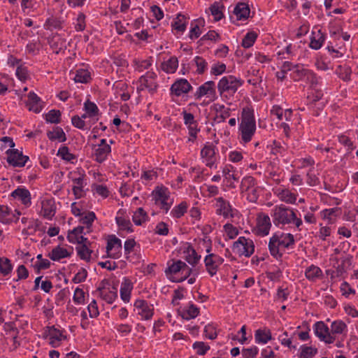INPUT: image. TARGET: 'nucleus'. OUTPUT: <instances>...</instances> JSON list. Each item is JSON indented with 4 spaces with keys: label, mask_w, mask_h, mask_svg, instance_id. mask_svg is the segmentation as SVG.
Listing matches in <instances>:
<instances>
[{
    "label": "nucleus",
    "mask_w": 358,
    "mask_h": 358,
    "mask_svg": "<svg viewBox=\"0 0 358 358\" xmlns=\"http://www.w3.org/2000/svg\"><path fill=\"white\" fill-rule=\"evenodd\" d=\"M196 99L206 96L209 101H214L217 99L216 85L214 81H207L197 88L194 94Z\"/></svg>",
    "instance_id": "1a4fd4ad"
},
{
    "label": "nucleus",
    "mask_w": 358,
    "mask_h": 358,
    "mask_svg": "<svg viewBox=\"0 0 358 358\" xmlns=\"http://www.w3.org/2000/svg\"><path fill=\"white\" fill-rule=\"evenodd\" d=\"M122 241L115 236H112L107 242V257L112 259H118L122 254Z\"/></svg>",
    "instance_id": "dca6fc26"
},
{
    "label": "nucleus",
    "mask_w": 358,
    "mask_h": 358,
    "mask_svg": "<svg viewBox=\"0 0 358 358\" xmlns=\"http://www.w3.org/2000/svg\"><path fill=\"white\" fill-rule=\"evenodd\" d=\"M188 204L186 201H182L178 205L174 206L171 210L170 215L175 219L182 217L187 211Z\"/></svg>",
    "instance_id": "4c0bfd02"
},
{
    "label": "nucleus",
    "mask_w": 358,
    "mask_h": 358,
    "mask_svg": "<svg viewBox=\"0 0 358 358\" xmlns=\"http://www.w3.org/2000/svg\"><path fill=\"white\" fill-rule=\"evenodd\" d=\"M192 89V85L185 78L177 79L171 86V93L176 96L188 93Z\"/></svg>",
    "instance_id": "a211bd4d"
},
{
    "label": "nucleus",
    "mask_w": 358,
    "mask_h": 358,
    "mask_svg": "<svg viewBox=\"0 0 358 358\" xmlns=\"http://www.w3.org/2000/svg\"><path fill=\"white\" fill-rule=\"evenodd\" d=\"M13 270L10 260L7 257H0V273L3 276L8 275Z\"/></svg>",
    "instance_id": "09e8293b"
},
{
    "label": "nucleus",
    "mask_w": 358,
    "mask_h": 358,
    "mask_svg": "<svg viewBox=\"0 0 358 358\" xmlns=\"http://www.w3.org/2000/svg\"><path fill=\"white\" fill-rule=\"evenodd\" d=\"M271 227L270 217L265 213H259L257 217V234L264 236L269 234Z\"/></svg>",
    "instance_id": "f3484780"
},
{
    "label": "nucleus",
    "mask_w": 358,
    "mask_h": 358,
    "mask_svg": "<svg viewBox=\"0 0 358 358\" xmlns=\"http://www.w3.org/2000/svg\"><path fill=\"white\" fill-rule=\"evenodd\" d=\"M96 218V215L94 212L88 211L87 213H83V214L80 217L79 222L85 225L87 228L90 229Z\"/></svg>",
    "instance_id": "864d4df0"
},
{
    "label": "nucleus",
    "mask_w": 358,
    "mask_h": 358,
    "mask_svg": "<svg viewBox=\"0 0 358 358\" xmlns=\"http://www.w3.org/2000/svg\"><path fill=\"white\" fill-rule=\"evenodd\" d=\"M330 332L331 334L335 337L337 334L346 336L348 333V326L341 320H335L331 324Z\"/></svg>",
    "instance_id": "cd10ccee"
},
{
    "label": "nucleus",
    "mask_w": 358,
    "mask_h": 358,
    "mask_svg": "<svg viewBox=\"0 0 358 358\" xmlns=\"http://www.w3.org/2000/svg\"><path fill=\"white\" fill-rule=\"evenodd\" d=\"M232 250L234 252L240 256L249 257L255 252V245L252 240L246 238L244 236H240L238 240L234 243Z\"/></svg>",
    "instance_id": "0eeeda50"
},
{
    "label": "nucleus",
    "mask_w": 358,
    "mask_h": 358,
    "mask_svg": "<svg viewBox=\"0 0 358 358\" xmlns=\"http://www.w3.org/2000/svg\"><path fill=\"white\" fill-rule=\"evenodd\" d=\"M305 275L308 280L315 281L322 278V271L320 267L312 264L306 269Z\"/></svg>",
    "instance_id": "2f4dec72"
},
{
    "label": "nucleus",
    "mask_w": 358,
    "mask_h": 358,
    "mask_svg": "<svg viewBox=\"0 0 358 358\" xmlns=\"http://www.w3.org/2000/svg\"><path fill=\"white\" fill-rule=\"evenodd\" d=\"M243 80L241 78H238L232 75H229L222 77L217 84V90L220 95L224 99H228L227 94H229V96H234L237 92L238 89L242 86Z\"/></svg>",
    "instance_id": "20e7f679"
},
{
    "label": "nucleus",
    "mask_w": 358,
    "mask_h": 358,
    "mask_svg": "<svg viewBox=\"0 0 358 358\" xmlns=\"http://www.w3.org/2000/svg\"><path fill=\"white\" fill-rule=\"evenodd\" d=\"M13 221L10 217V210L7 206L0 205V222L7 224Z\"/></svg>",
    "instance_id": "13d9d810"
},
{
    "label": "nucleus",
    "mask_w": 358,
    "mask_h": 358,
    "mask_svg": "<svg viewBox=\"0 0 358 358\" xmlns=\"http://www.w3.org/2000/svg\"><path fill=\"white\" fill-rule=\"evenodd\" d=\"M99 294L101 297L108 303H113L117 297V294L115 291L104 290L103 288L99 287Z\"/></svg>",
    "instance_id": "603ef678"
},
{
    "label": "nucleus",
    "mask_w": 358,
    "mask_h": 358,
    "mask_svg": "<svg viewBox=\"0 0 358 358\" xmlns=\"http://www.w3.org/2000/svg\"><path fill=\"white\" fill-rule=\"evenodd\" d=\"M178 67V60L175 56L171 57L167 61L161 64V69L166 73H173Z\"/></svg>",
    "instance_id": "c85d7f7f"
},
{
    "label": "nucleus",
    "mask_w": 358,
    "mask_h": 358,
    "mask_svg": "<svg viewBox=\"0 0 358 358\" xmlns=\"http://www.w3.org/2000/svg\"><path fill=\"white\" fill-rule=\"evenodd\" d=\"M279 199L285 203L294 204L296 201V195L287 189H278L275 192Z\"/></svg>",
    "instance_id": "bb28decb"
},
{
    "label": "nucleus",
    "mask_w": 358,
    "mask_h": 358,
    "mask_svg": "<svg viewBox=\"0 0 358 358\" xmlns=\"http://www.w3.org/2000/svg\"><path fill=\"white\" fill-rule=\"evenodd\" d=\"M84 110L89 115V117H95L99 113V108L97 106L90 101H87L84 103Z\"/></svg>",
    "instance_id": "680f3d73"
},
{
    "label": "nucleus",
    "mask_w": 358,
    "mask_h": 358,
    "mask_svg": "<svg viewBox=\"0 0 358 358\" xmlns=\"http://www.w3.org/2000/svg\"><path fill=\"white\" fill-rule=\"evenodd\" d=\"M215 207L217 215H222L225 219L234 217L235 209L232 208L229 201L224 199L223 197L215 199Z\"/></svg>",
    "instance_id": "4468645a"
},
{
    "label": "nucleus",
    "mask_w": 358,
    "mask_h": 358,
    "mask_svg": "<svg viewBox=\"0 0 358 358\" xmlns=\"http://www.w3.org/2000/svg\"><path fill=\"white\" fill-rule=\"evenodd\" d=\"M224 262V259L214 253L207 255L204 258V264L207 272L210 276L215 275L218 268Z\"/></svg>",
    "instance_id": "ddd939ff"
},
{
    "label": "nucleus",
    "mask_w": 358,
    "mask_h": 358,
    "mask_svg": "<svg viewBox=\"0 0 358 358\" xmlns=\"http://www.w3.org/2000/svg\"><path fill=\"white\" fill-rule=\"evenodd\" d=\"M192 348L199 355H204L210 350V346L202 341L194 342Z\"/></svg>",
    "instance_id": "338daca9"
},
{
    "label": "nucleus",
    "mask_w": 358,
    "mask_h": 358,
    "mask_svg": "<svg viewBox=\"0 0 358 358\" xmlns=\"http://www.w3.org/2000/svg\"><path fill=\"white\" fill-rule=\"evenodd\" d=\"M155 203L165 213H167L173 203L169 189L164 186H157L152 192Z\"/></svg>",
    "instance_id": "39448f33"
},
{
    "label": "nucleus",
    "mask_w": 358,
    "mask_h": 358,
    "mask_svg": "<svg viewBox=\"0 0 358 358\" xmlns=\"http://www.w3.org/2000/svg\"><path fill=\"white\" fill-rule=\"evenodd\" d=\"M61 112L59 110L52 109L45 115V120L51 124H59L61 122Z\"/></svg>",
    "instance_id": "8fccbe9b"
},
{
    "label": "nucleus",
    "mask_w": 358,
    "mask_h": 358,
    "mask_svg": "<svg viewBox=\"0 0 358 358\" xmlns=\"http://www.w3.org/2000/svg\"><path fill=\"white\" fill-rule=\"evenodd\" d=\"M257 180L252 176H245L241 180V189L243 193L257 185Z\"/></svg>",
    "instance_id": "3c124183"
},
{
    "label": "nucleus",
    "mask_w": 358,
    "mask_h": 358,
    "mask_svg": "<svg viewBox=\"0 0 358 358\" xmlns=\"http://www.w3.org/2000/svg\"><path fill=\"white\" fill-rule=\"evenodd\" d=\"M85 177V175L82 174L78 178H72V182L73 183L72 191L76 199L83 197L85 194L84 187L87 185V182Z\"/></svg>",
    "instance_id": "aec40b11"
},
{
    "label": "nucleus",
    "mask_w": 358,
    "mask_h": 358,
    "mask_svg": "<svg viewBox=\"0 0 358 358\" xmlns=\"http://www.w3.org/2000/svg\"><path fill=\"white\" fill-rule=\"evenodd\" d=\"M41 215L48 220H51L55 213V201L53 199H44L41 201Z\"/></svg>",
    "instance_id": "412c9836"
},
{
    "label": "nucleus",
    "mask_w": 358,
    "mask_h": 358,
    "mask_svg": "<svg viewBox=\"0 0 358 358\" xmlns=\"http://www.w3.org/2000/svg\"><path fill=\"white\" fill-rule=\"evenodd\" d=\"M233 13L236 20H245L248 18L250 10L248 4L245 3H238L235 6Z\"/></svg>",
    "instance_id": "a878e982"
},
{
    "label": "nucleus",
    "mask_w": 358,
    "mask_h": 358,
    "mask_svg": "<svg viewBox=\"0 0 358 358\" xmlns=\"http://www.w3.org/2000/svg\"><path fill=\"white\" fill-rule=\"evenodd\" d=\"M308 69H305L302 64H296V66L292 72L290 73V78L294 81L304 80Z\"/></svg>",
    "instance_id": "37998d69"
},
{
    "label": "nucleus",
    "mask_w": 358,
    "mask_h": 358,
    "mask_svg": "<svg viewBox=\"0 0 358 358\" xmlns=\"http://www.w3.org/2000/svg\"><path fill=\"white\" fill-rule=\"evenodd\" d=\"M187 24L186 17L184 15L178 14L171 25L176 31L182 34L185 31Z\"/></svg>",
    "instance_id": "58836bf2"
},
{
    "label": "nucleus",
    "mask_w": 358,
    "mask_h": 358,
    "mask_svg": "<svg viewBox=\"0 0 358 358\" xmlns=\"http://www.w3.org/2000/svg\"><path fill=\"white\" fill-rule=\"evenodd\" d=\"M326 38V34L321 29L313 30L310 37L309 47L315 50L320 49L324 43Z\"/></svg>",
    "instance_id": "6ab92c4d"
},
{
    "label": "nucleus",
    "mask_w": 358,
    "mask_h": 358,
    "mask_svg": "<svg viewBox=\"0 0 358 358\" xmlns=\"http://www.w3.org/2000/svg\"><path fill=\"white\" fill-rule=\"evenodd\" d=\"M336 73L345 82L351 80L352 69L348 66H338L336 69Z\"/></svg>",
    "instance_id": "de8ad7c7"
},
{
    "label": "nucleus",
    "mask_w": 358,
    "mask_h": 358,
    "mask_svg": "<svg viewBox=\"0 0 358 358\" xmlns=\"http://www.w3.org/2000/svg\"><path fill=\"white\" fill-rule=\"evenodd\" d=\"M304 80L310 84L312 89H314L318 85L320 78L313 71L308 69Z\"/></svg>",
    "instance_id": "69168bd1"
},
{
    "label": "nucleus",
    "mask_w": 358,
    "mask_h": 358,
    "mask_svg": "<svg viewBox=\"0 0 358 358\" xmlns=\"http://www.w3.org/2000/svg\"><path fill=\"white\" fill-rule=\"evenodd\" d=\"M11 196L15 199L20 200L21 203L26 206H29L31 203V194L26 188H17L11 193Z\"/></svg>",
    "instance_id": "5701e85b"
},
{
    "label": "nucleus",
    "mask_w": 358,
    "mask_h": 358,
    "mask_svg": "<svg viewBox=\"0 0 358 358\" xmlns=\"http://www.w3.org/2000/svg\"><path fill=\"white\" fill-rule=\"evenodd\" d=\"M157 78L156 73L152 71H147L138 80L137 92L140 94L142 91L147 90L150 94L156 93L159 86Z\"/></svg>",
    "instance_id": "423d86ee"
},
{
    "label": "nucleus",
    "mask_w": 358,
    "mask_h": 358,
    "mask_svg": "<svg viewBox=\"0 0 358 358\" xmlns=\"http://www.w3.org/2000/svg\"><path fill=\"white\" fill-rule=\"evenodd\" d=\"M167 268L165 270L166 275L169 274H177L181 271L182 266H185V263L181 260H171L167 263Z\"/></svg>",
    "instance_id": "72a5a7b5"
},
{
    "label": "nucleus",
    "mask_w": 358,
    "mask_h": 358,
    "mask_svg": "<svg viewBox=\"0 0 358 358\" xmlns=\"http://www.w3.org/2000/svg\"><path fill=\"white\" fill-rule=\"evenodd\" d=\"M215 146L212 143H207L201 150V156L206 166L212 169L217 168V157Z\"/></svg>",
    "instance_id": "f8f14e48"
},
{
    "label": "nucleus",
    "mask_w": 358,
    "mask_h": 358,
    "mask_svg": "<svg viewBox=\"0 0 358 358\" xmlns=\"http://www.w3.org/2000/svg\"><path fill=\"white\" fill-rule=\"evenodd\" d=\"M134 306L138 310V314L141 316L142 320H150L154 314L153 305L149 303L144 299H136Z\"/></svg>",
    "instance_id": "2eb2a0df"
},
{
    "label": "nucleus",
    "mask_w": 358,
    "mask_h": 358,
    "mask_svg": "<svg viewBox=\"0 0 358 358\" xmlns=\"http://www.w3.org/2000/svg\"><path fill=\"white\" fill-rule=\"evenodd\" d=\"M326 49L333 58L342 57L345 54V49L343 46H338L337 48H335L331 42H329Z\"/></svg>",
    "instance_id": "4d7b16f0"
},
{
    "label": "nucleus",
    "mask_w": 358,
    "mask_h": 358,
    "mask_svg": "<svg viewBox=\"0 0 358 358\" xmlns=\"http://www.w3.org/2000/svg\"><path fill=\"white\" fill-rule=\"evenodd\" d=\"M294 46L292 44L287 45L283 50L278 52V59H289L294 55Z\"/></svg>",
    "instance_id": "bf43d9fd"
},
{
    "label": "nucleus",
    "mask_w": 358,
    "mask_h": 358,
    "mask_svg": "<svg viewBox=\"0 0 358 358\" xmlns=\"http://www.w3.org/2000/svg\"><path fill=\"white\" fill-rule=\"evenodd\" d=\"M268 148H270L271 154L276 157L284 156L286 152V148L282 143L276 140H274Z\"/></svg>",
    "instance_id": "c03bdc74"
},
{
    "label": "nucleus",
    "mask_w": 358,
    "mask_h": 358,
    "mask_svg": "<svg viewBox=\"0 0 358 358\" xmlns=\"http://www.w3.org/2000/svg\"><path fill=\"white\" fill-rule=\"evenodd\" d=\"M341 213V208L337 207L324 209L321 212L322 218L327 220L329 224H334L336 221V218L339 216Z\"/></svg>",
    "instance_id": "c756f323"
},
{
    "label": "nucleus",
    "mask_w": 358,
    "mask_h": 358,
    "mask_svg": "<svg viewBox=\"0 0 358 358\" xmlns=\"http://www.w3.org/2000/svg\"><path fill=\"white\" fill-rule=\"evenodd\" d=\"M117 214L122 215L121 216H117L115 217V221L117 224L118 225L120 229L121 230H126L128 232H132L133 229H131L132 224L129 220L126 219L122 215L124 214L122 210H120L117 212Z\"/></svg>",
    "instance_id": "f704fd0d"
},
{
    "label": "nucleus",
    "mask_w": 358,
    "mask_h": 358,
    "mask_svg": "<svg viewBox=\"0 0 358 358\" xmlns=\"http://www.w3.org/2000/svg\"><path fill=\"white\" fill-rule=\"evenodd\" d=\"M71 123L75 127L82 130H87L90 127V125H89L85 120H82V117H80L78 115H74L72 117Z\"/></svg>",
    "instance_id": "774afa93"
},
{
    "label": "nucleus",
    "mask_w": 358,
    "mask_h": 358,
    "mask_svg": "<svg viewBox=\"0 0 358 358\" xmlns=\"http://www.w3.org/2000/svg\"><path fill=\"white\" fill-rule=\"evenodd\" d=\"M239 130L244 143H248L252 140L256 131L254 110L252 108L245 107L243 109Z\"/></svg>",
    "instance_id": "7ed1b4c3"
},
{
    "label": "nucleus",
    "mask_w": 358,
    "mask_h": 358,
    "mask_svg": "<svg viewBox=\"0 0 358 358\" xmlns=\"http://www.w3.org/2000/svg\"><path fill=\"white\" fill-rule=\"evenodd\" d=\"M6 154L8 164L13 167H23L29 159L28 156L24 155L22 152L17 149H8Z\"/></svg>",
    "instance_id": "9d476101"
},
{
    "label": "nucleus",
    "mask_w": 358,
    "mask_h": 358,
    "mask_svg": "<svg viewBox=\"0 0 358 358\" xmlns=\"http://www.w3.org/2000/svg\"><path fill=\"white\" fill-rule=\"evenodd\" d=\"M57 155L67 162H71L76 158L74 155L70 153L69 148L66 145L59 148Z\"/></svg>",
    "instance_id": "0e129e2a"
},
{
    "label": "nucleus",
    "mask_w": 358,
    "mask_h": 358,
    "mask_svg": "<svg viewBox=\"0 0 358 358\" xmlns=\"http://www.w3.org/2000/svg\"><path fill=\"white\" fill-rule=\"evenodd\" d=\"M199 313V309L193 303H191L187 309H184L181 316L184 320H189L195 318Z\"/></svg>",
    "instance_id": "49530a36"
},
{
    "label": "nucleus",
    "mask_w": 358,
    "mask_h": 358,
    "mask_svg": "<svg viewBox=\"0 0 358 358\" xmlns=\"http://www.w3.org/2000/svg\"><path fill=\"white\" fill-rule=\"evenodd\" d=\"M111 152V148L110 145H105L104 147H98L94 150L95 160L99 163L103 162L108 155Z\"/></svg>",
    "instance_id": "e433bc0d"
},
{
    "label": "nucleus",
    "mask_w": 358,
    "mask_h": 358,
    "mask_svg": "<svg viewBox=\"0 0 358 358\" xmlns=\"http://www.w3.org/2000/svg\"><path fill=\"white\" fill-rule=\"evenodd\" d=\"M260 192V187L257 185L252 189H249L245 193L247 200L252 203H256Z\"/></svg>",
    "instance_id": "052dcab7"
},
{
    "label": "nucleus",
    "mask_w": 358,
    "mask_h": 358,
    "mask_svg": "<svg viewBox=\"0 0 358 358\" xmlns=\"http://www.w3.org/2000/svg\"><path fill=\"white\" fill-rule=\"evenodd\" d=\"M290 294L288 287H279L275 296V300L282 303L287 300Z\"/></svg>",
    "instance_id": "e2e57ef3"
},
{
    "label": "nucleus",
    "mask_w": 358,
    "mask_h": 358,
    "mask_svg": "<svg viewBox=\"0 0 358 358\" xmlns=\"http://www.w3.org/2000/svg\"><path fill=\"white\" fill-rule=\"evenodd\" d=\"M295 238L293 234L277 231L270 238L268 248L270 255L276 260H281L285 250L293 249Z\"/></svg>",
    "instance_id": "f03ea898"
},
{
    "label": "nucleus",
    "mask_w": 358,
    "mask_h": 358,
    "mask_svg": "<svg viewBox=\"0 0 358 358\" xmlns=\"http://www.w3.org/2000/svg\"><path fill=\"white\" fill-rule=\"evenodd\" d=\"M91 245L83 244L76 247L78 255L81 259L90 262L92 250L90 249Z\"/></svg>",
    "instance_id": "a18cd8bd"
},
{
    "label": "nucleus",
    "mask_w": 358,
    "mask_h": 358,
    "mask_svg": "<svg viewBox=\"0 0 358 358\" xmlns=\"http://www.w3.org/2000/svg\"><path fill=\"white\" fill-rule=\"evenodd\" d=\"M313 329L315 336L326 344H331L335 341V336L331 334L329 328L324 322H316Z\"/></svg>",
    "instance_id": "6e6552de"
},
{
    "label": "nucleus",
    "mask_w": 358,
    "mask_h": 358,
    "mask_svg": "<svg viewBox=\"0 0 358 358\" xmlns=\"http://www.w3.org/2000/svg\"><path fill=\"white\" fill-rule=\"evenodd\" d=\"M76 83H88L92 80V69L87 64H81L70 71Z\"/></svg>",
    "instance_id": "9b49d317"
},
{
    "label": "nucleus",
    "mask_w": 358,
    "mask_h": 358,
    "mask_svg": "<svg viewBox=\"0 0 358 358\" xmlns=\"http://www.w3.org/2000/svg\"><path fill=\"white\" fill-rule=\"evenodd\" d=\"M224 9V6L220 2H214L209 10L210 11L211 15L214 17V20L217 22L222 19L224 17L223 10Z\"/></svg>",
    "instance_id": "c9c22d12"
},
{
    "label": "nucleus",
    "mask_w": 358,
    "mask_h": 358,
    "mask_svg": "<svg viewBox=\"0 0 358 358\" xmlns=\"http://www.w3.org/2000/svg\"><path fill=\"white\" fill-rule=\"evenodd\" d=\"M71 254L66 249L58 245L52 250L51 252L49 253L48 257L52 261H59L60 259L68 257Z\"/></svg>",
    "instance_id": "473e14b6"
},
{
    "label": "nucleus",
    "mask_w": 358,
    "mask_h": 358,
    "mask_svg": "<svg viewBox=\"0 0 358 358\" xmlns=\"http://www.w3.org/2000/svg\"><path fill=\"white\" fill-rule=\"evenodd\" d=\"M271 339V331L266 327L258 329L255 332V340L257 344H266Z\"/></svg>",
    "instance_id": "393cba45"
},
{
    "label": "nucleus",
    "mask_w": 358,
    "mask_h": 358,
    "mask_svg": "<svg viewBox=\"0 0 358 358\" xmlns=\"http://www.w3.org/2000/svg\"><path fill=\"white\" fill-rule=\"evenodd\" d=\"M257 38V34L256 32L249 31L243 38L241 45L245 48H249L254 45Z\"/></svg>",
    "instance_id": "6e6d98bb"
},
{
    "label": "nucleus",
    "mask_w": 358,
    "mask_h": 358,
    "mask_svg": "<svg viewBox=\"0 0 358 358\" xmlns=\"http://www.w3.org/2000/svg\"><path fill=\"white\" fill-rule=\"evenodd\" d=\"M317 353V348L303 345L300 347L299 358H313Z\"/></svg>",
    "instance_id": "5fc2aeb1"
},
{
    "label": "nucleus",
    "mask_w": 358,
    "mask_h": 358,
    "mask_svg": "<svg viewBox=\"0 0 358 358\" xmlns=\"http://www.w3.org/2000/svg\"><path fill=\"white\" fill-rule=\"evenodd\" d=\"M192 64L196 66V72L199 75L203 74L208 70V62L203 57L196 56L192 60Z\"/></svg>",
    "instance_id": "ea45409f"
},
{
    "label": "nucleus",
    "mask_w": 358,
    "mask_h": 358,
    "mask_svg": "<svg viewBox=\"0 0 358 358\" xmlns=\"http://www.w3.org/2000/svg\"><path fill=\"white\" fill-rule=\"evenodd\" d=\"M27 105L28 106L29 110L36 113H39L43 108L41 106V98L34 92H30L28 94Z\"/></svg>",
    "instance_id": "b1692460"
},
{
    "label": "nucleus",
    "mask_w": 358,
    "mask_h": 358,
    "mask_svg": "<svg viewBox=\"0 0 358 358\" xmlns=\"http://www.w3.org/2000/svg\"><path fill=\"white\" fill-rule=\"evenodd\" d=\"M148 215L143 208H138L132 216V220L137 226H141L143 222L148 220Z\"/></svg>",
    "instance_id": "a19ab883"
},
{
    "label": "nucleus",
    "mask_w": 358,
    "mask_h": 358,
    "mask_svg": "<svg viewBox=\"0 0 358 358\" xmlns=\"http://www.w3.org/2000/svg\"><path fill=\"white\" fill-rule=\"evenodd\" d=\"M185 252L187 254L185 259L193 266H195L201 259V255H199L191 245H188Z\"/></svg>",
    "instance_id": "79ce46f5"
},
{
    "label": "nucleus",
    "mask_w": 358,
    "mask_h": 358,
    "mask_svg": "<svg viewBox=\"0 0 358 358\" xmlns=\"http://www.w3.org/2000/svg\"><path fill=\"white\" fill-rule=\"evenodd\" d=\"M299 210L285 204L275 205L271 210L273 223L277 227L282 229L285 226L295 227L297 231H301L303 221L297 215Z\"/></svg>",
    "instance_id": "f257e3e1"
},
{
    "label": "nucleus",
    "mask_w": 358,
    "mask_h": 358,
    "mask_svg": "<svg viewBox=\"0 0 358 358\" xmlns=\"http://www.w3.org/2000/svg\"><path fill=\"white\" fill-rule=\"evenodd\" d=\"M132 289H133L132 282L128 278L124 277L121 283V287H120V290L121 299L124 302L128 303L129 301Z\"/></svg>",
    "instance_id": "4be33fe9"
},
{
    "label": "nucleus",
    "mask_w": 358,
    "mask_h": 358,
    "mask_svg": "<svg viewBox=\"0 0 358 358\" xmlns=\"http://www.w3.org/2000/svg\"><path fill=\"white\" fill-rule=\"evenodd\" d=\"M47 136L50 141L57 140L59 142H65L66 136L62 128L54 127L52 131H48Z\"/></svg>",
    "instance_id": "7c9ffc66"
}]
</instances>
